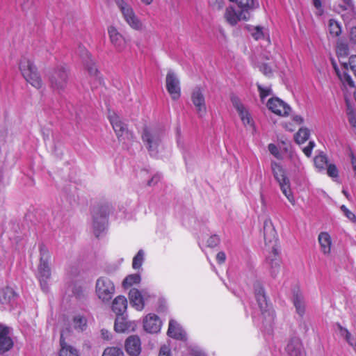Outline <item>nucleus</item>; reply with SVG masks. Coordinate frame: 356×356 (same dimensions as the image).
I'll return each instance as SVG.
<instances>
[{
	"mask_svg": "<svg viewBox=\"0 0 356 356\" xmlns=\"http://www.w3.org/2000/svg\"><path fill=\"white\" fill-rule=\"evenodd\" d=\"M74 327L78 331H83L86 327V319L81 316L74 318Z\"/></svg>",
	"mask_w": 356,
	"mask_h": 356,
	"instance_id": "40",
	"label": "nucleus"
},
{
	"mask_svg": "<svg viewBox=\"0 0 356 356\" xmlns=\"http://www.w3.org/2000/svg\"><path fill=\"white\" fill-rule=\"evenodd\" d=\"M314 163L318 171L323 172L328 165L327 157L323 152H321L314 157Z\"/></svg>",
	"mask_w": 356,
	"mask_h": 356,
	"instance_id": "33",
	"label": "nucleus"
},
{
	"mask_svg": "<svg viewBox=\"0 0 356 356\" xmlns=\"http://www.w3.org/2000/svg\"><path fill=\"white\" fill-rule=\"evenodd\" d=\"M68 71L65 67H57L49 76L51 88L58 93L64 91L68 83Z\"/></svg>",
	"mask_w": 356,
	"mask_h": 356,
	"instance_id": "6",
	"label": "nucleus"
},
{
	"mask_svg": "<svg viewBox=\"0 0 356 356\" xmlns=\"http://www.w3.org/2000/svg\"><path fill=\"white\" fill-rule=\"evenodd\" d=\"M255 296L261 312L264 317L268 316L270 320H273L274 311L269 307L264 289L261 286H258V287L255 289Z\"/></svg>",
	"mask_w": 356,
	"mask_h": 356,
	"instance_id": "16",
	"label": "nucleus"
},
{
	"mask_svg": "<svg viewBox=\"0 0 356 356\" xmlns=\"http://www.w3.org/2000/svg\"><path fill=\"white\" fill-rule=\"evenodd\" d=\"M268 108L275 114L287 116L291 110V107L279 98H271L268 101Z\"/></svg>",
	"mask_w": 356,
	"mask_h": 356,
	"instance_id": "18",
	"label": "nucleus"
},
{
	"mask_svg": "<svg viewBox=\"0 0 356 356\" xmlns=\"http://www.w3.org/2000/svg\"><path fill=\"white\" fill-rule=\"evenodd\" d=\"M264 234L266 243L272 246V252L267 257V263L270 266L271 276L276 278L281 270V260L279 250L275 248L277 233L270 218H266L264 222Z\"/></svg>",
	"mask_w": 356,
	"mask_h": 356,
	"instance_id": "1",
	"label": "nucleus"
},
{
	"mask_svg": "<svg viewBox=\"0 0 356 356\" xmlns=\"http://www.w3.org/2000/svg\"><path fill=\"white\" fill-rule=\"evenodd\" d=\"M251 31L252 37L257 40L262 38L264 36L262 28L260 26L253 27Z\"/></svg>",
	"mask_w": 356,
	"mask_h": 356,
	"instance_id": "47",
	"label": "nucleus"
},
{
	"mask_svg": "<svg viewBox=\"0 0 356 356\" xmlns=\"http://www.w3.org/2000/svg\"><path fill=\"white\" fill-rule=\"evenodd\" d=\"M101 335H102V337L105 340H110L112 337L111 333L109 331L104 330V329H102L101 330Z\"/></svg>",
	"mask_w": 356,
	"mask_h": 356,
	"instance_id": "57",
	"label": "nucleus"
},
{
	"mask_svg": "<svg viewBox=\"0 0 356 356\" xmlns=\"http://www.w3.org/2000/svg\"><path fill=\"white\" fill-rule=\"evenodd\" d=\"M168 334L170 337L177 339L184 340L186 338L184 332L182 330L179 325L174 320L170 321Z\"/></svg>",
	"mask_w": 356,
	"mask_h": 356,
	"instance_id": "28",
	"label": "nucleus"
},
{
	"mask_svg": "<svg viewBox=\"0 0 356 356\" xmlns=\"http://www.w3.org/2000/svg\"><path fill=\"white\" fill-rule=\"evenodd\" d=\"M81 56L85 59V64L89 74L92 76H96L98 73V70L95 63L91 59L89 52L86 49H82Z\"/></svg>",
	"mask_w": 356,
	"mask_h": 356,
	"instance_id": "30",
	"label": "nucleus"
},
{
	"mask_svg": "<svg viewBox=\"0 0 356 356\" xmlns=\"http://www.w3.org/2000/svg\"><path fill=\"white\" fill-rule=\"evenodd\" d=\"M109 211L110 208L108 206H104L100 208L98 212H95L93 214V232L97 237L105 229L106 216Z\"/></svg>",
	"mask_w": 356,
	"mask_h": 356,
	"instance_id": "11",
	"label": "nucleus"
},
{
	"mask_svg": "<svg viewBox=\"0 0 356 356\" xmlns=\"http://www.w3.org/2000/svg\"><path fill=\"white\" fill-rule=\"evenodd\" d=\"M350 37L353 42H356V26L351 27L350 31Z\"/></svg>",
	"mask_w": 356,
	"mask_h": 356,
	"instance_id": "58",
	"label": "nucleus"
},
{
	"mask_svg": "<svg viewBox=\"0 0 356 356\" xmlns=\"http://www.w3.org/2000/svg\"><path fill=\"white\" fill-rule=\"evenodd\" d=\"M161 326V322L155 314H148L144 319V329L149 333H157Z\"/></svg>",
	"mask_w": 356,
	"mask_h": 356,
	"instance_id": "24",
	"label": "nucleus"
},
{
	"mask_svg": "<svg viewBox=\"0 0 356 356\" xmlns=\"http://www.w3.org/2000/svg\"><path fill=\"white\" fill-rule=\"evenodd\" d=\"M231 2H234L238 6V9L244 13L249 14L250 13L259 7V2L257 0H229Z\"/></svg>",
	"mask_w": 356,
	"mask_h": 356,
	"instance_id": "26",
	"label": "nucleus"
},
{
	"mask_svg": "<svg viewBox=\"0 0 356 356\" xmlns=\"http://www.w3.org/2000/svg\"><path fill=\"white\" fill-rule=\"evenodd\" d=\"M59 356H79V351L70 345L67 344L60 337V350Z\"/></svg>",
	"mask_w": 356,
	"mask_h": 356,
	"instance_id": "31",
	"label": "nucleus"
},
{
	"mask_svg": "<svg viewBox=\"0 0 356 356\" xmlns=\"http://www.w3.org/2000/svg\"><path fill=\"white\" fill-rule=\"evenodd\" d=\"M258 90L259 91L260 97L264 99L270 95L271 90L269 88H264L260 84L257 83Z\"/></svg>",
	"mask_w": 356,
	"mask_h": 356,
	"instance_id": "48",
	"label": "nucleus"
},
{
	"mask_svg": "<svg viewBox=\"0 0 356 356\" xmlns=\"http://www.w3.org/2000/svg\"><path fill=\"white\" fill-rule=\"evenodd\" d=\"M318 240L321 245V249L324 254H329L331 252L332 239L327 232H321Z\"/></svg>",
	"mask_w": 356,
	"mask_h": 356,
	"instance_id": "29",
	"label": "nucleus"
},
{
	"mask_svg": "<svg viewBox=\"0 0 356 356\" xmlns=\"http://www.w3.org/2000/svg\"><path fill=\"white\" fill-rule=\"evenodd\" d=\"M191 100L198 116L203 118L207 113V107L203 92L200 88L194 89L191 95Z\"/></svg>",
	"mask_w": 356,
	"mask_h": 356,
	"instance_id": "17",
	"label": "nucleus"
},
{
	"mask_svg": "<svg viewBox=\"0 0 356 356\" xmlns=\"http://www.w3.org/2000/svg\"><path fill=\"white\" fill-rule=\"evenodd\" d=\"M337 327H338V328H339V331L345 332H346V337H345L344 338L346 339V341H347V342H348V343L351 346H353V347H354V348H356V344H354V343H353V340H352V339H351V334H350V333L349 332V331H348L347 329H346V328L343 327L340 324H337Z\"/></svg>",
	"mask_w": 356,
	"mask_h": 356,
	"instance_id": "46",
	"label": "nucleus"
},
{
	"mask_svg": "<svg viewBox=\"0 0 356 356\" xmlns=\"http://www.w3.org/2000/svg\"><path fill=\"white\" fill-rule=\"evenodd\" d=\"M310 136V131L305 127L300 128L295 135L296 142L298 144L304 143L308 140Z\"/></svg>",
	"mask_w": 356,
	"mask_h": 356,
	"instance_id": "35",
	"label": "nucleus"
},
{
	"mask_svg": "<svg viewBox=\"0 0 356 356\" xmlns=\"http://www.w3.org/2000/svg\"><path fill=\"white\" fill-rule=\"evenodd\" d=\"M286 352L289 356H305L304 348L298 337H292L289 339Z\"/></svg>",
	"mask_w": 356,
	"mask_h": 356,
	"instance_id": "21",
	"label": "nucleus"
},
{
	"mask_svg": "<svg viewBox=\"0 0 356 356\" xmlns=\"http://www.w3.org/2000/svg\"><path fill=\"white\" fill-rule=\"evenodd\" d=\"M166 88L173 100H177L180 97L181 88L179 80L172 70H170L166 76Z\"/></svg>",
	"mask_w": 356,
	"mask_h": 356,
	"instance_id": "13",
	"label": "nucleus"
},
{
	"mask_svg": "<svg viewBox=\"0 0 356 356\" xmlns=\"http://www.w3.org/2000/svg\"><path fill=\"white\" fill-rule=\"evenodd\" d=\"M115 3L120 10L124 21L131 28L137 31L143 29V23L128 3L124 0H115Z\"/></svg>",
	"mask_w": 356,
	"mask_h": 356,
	"instance_id": "7",
	"label": "nucleus"
},
{
	"mask_svg": "<svg viewBox=\"0 0 356 356\" xmlns=\"http://www.w3.org/2000/svg\"><path fill=\"white\" fill-rule=\"evenodd\" d=\"M226 0H209V4L215 10H221L225 6Z\"/></svg>",
	"mask_w": 356,
	"mask_h": 356,
	"instance_id": "42",
	"label": "nucleus"
},
{
	"mask_svg": "<svg viewBox=\"0 0 356 356\" xmlns=\"http://www.w3.org/2000/svg\"><path fill=\"white\" fill-rule=\"evenodd\" d=\"M293 120L295 122H296V123H298L299 124H302L303 122H304L303 118L300 115H295V116H293Z\"/></svg>",
	"mask_w": 356,
	"mask_h": 356,
	"instance_id": "60",
	"label": "nucleus"
},
{
	"mask_svg": "<svg viewBox=\"0 0 356 356\" xmlns=\"http://www.w3.org/2000/svg\"><path fill=\"white\" fill-rule=\"evenodd\" d=\"M259 70L266 76H270L272 74V70L267 64L263 63L259 66Z\"/></svg>",
	"mask_w": 356,
	"mask_h": 356,
	"instance_id": "52",
	"label": "nucleus"
},
{
	"mask_svg": "<svg viewBox=\"0 0 356 356\" xmlns=\"http://www.w3.org/2000/svg\"><path fill=\"white\" fill-rule=\"evenodd\" d=\"M19 67L23 77L28 83L36 88L42 87L41 78L31 59L22 57L19 61Z\"/></svg>",
	"mask_w": 356,
	"mask_h": 356,
	"instance_id": "3",
	"label": "nucleus"
},
{
	"mask_svg": "<svg viewBox=\"0 0 356 356\" xmlns=\"http://www.w3.org/2000/svg\"><path fill=\"white\" fill-rule=\"evenodd\" d=\"M250 15L244 11L236 10L233 6H228L224 13V18L227 24L232 26H236L241 21H248Z\"/></svg>",
	"mask_w": 356,
	"mask_h": 356,
	"instance_id": "12",
	"label": "nucleus"
},
{
	"mask_svg": "<svg viewBox=\"0 0 356 356\" xmlns=\"http://www.w3.org/2000/svg\"><path fill=\"white\" fill-rule=\"evenodd\" d=\"M127 308V298L123 296H117L113 301L112 310L118 316H122Z\"/></svg>",
	"mask_w": 356,
	"mask_h": 356,
	"instance_id": "27",
	"label": "nucleus"
},
{
	"mask_svg": "<svg viewBox=\"0 0 356 356\" xmlns=\"http://www.w3.org/2000/svg\"><path fill=\"white\" fill-rule=\"evenodd\" d=\"M102 356H124V353L119 348L108 347L104 350Z\"/></svg>",
	"mask_w": 356,
	"mask_h": 356,
	"instance_id": "41",
	"label": "nucleus"
},
{
	"mask_svg": "<svg viewBox=\"0 0 356 356\" xmlns=\"http://www.w3.org/2000/svg\"><path fill=\"white\" fill-rule=\"evenodd\" d=\"M143 141L145 143L152 156H156L161 143V133L154 129H144L142 134Z\"/></svg>",
	"mask_w": 356,
	"mask_h": 356,
	"instance_id": "9",
	"label": "nucleus"
},
{
	"mask_svg": "<svg viewBox=\"0 0 356 356\" xmlns=\"http://www.w3.org/2000/svg\"><path fill=\"white\" fill-rule=\"evenodd\" d=\"M159 356H171L170 349L167 346L161 347Z\"/></svg>",
	"mask_w": 356,
	"mask_h": 356,
	"instance_id": "54",
	"label": "nucleus"
},
{
	"mask_svg": "<svg viewBox=\"0 0 356 356\" xmlns=\"http://www.w3.org/2000/svg\"><path fill=\"white\" fill-rule=\"evenodd\" d=\"M268 150L269 152L273 155L275 156L276 158H280V152H279V149L277 148V147L273 144V143H270L268 145Z\"/></svg>",
	"mask_w": 356,
	"mask_h": 356,
	"instance_id": "51",
	"label": "nucleus"
},
{
	"mask_svg": "<svg viewBox=\"0 0 356 356\" xmlns=\"http://www.w3.org/2000/svg\"><path fill=\"white\" fill-rule=\"evenodd\" d=\"M108 34L112 45L118 51H122L125 49L127 40L114 26L108 27Z\"/></svg>",
	"mask_w": 356,
	"mask_h": 356,
	"instance_id": "15",
	"label": "nucleus"
},
{
	"mask_svg": "<svg viewBox=\"0 0 356 356\" xmlns=\"http://www.w3.org/2000/svg\"><path fill=\"white\" fill-rule=\"evenodd\" d=\"M295 159H296V161H294L295 166L299 169L300 168V166L302 165L301 161H300L299 158L297 156H295Z\"/></svg>",
	"mask_w": 356,
	"mask_h": 356,
	"instance_id": "62",
	"label": "nucleus"
},
{
	"mask_svg": "<svg viewBox=\"0 0 356 356\" xmlns=\"http://www.w3.org/2000/svg\"><path fill=\"white\" fill-rule=\"evenodd\" d=\"M3 293L6 295H8L9 296V298H10L11 296H14V291L13 290L11 289V288H6L4 291H3Z\"/></svg>",
	"mask_w": 356,
	"mask_h": 356,
	"instance_id": "61",
	"label": "nucleus"
},
{
	"mask_svg": "<svg viewBox=\"0 0 356 356\" xmlns=\"http://www.w3.org/2000/svg\"><path fill=\"white\" fill-rule=\"evenodd\" d=\"M110 122L116 134V136L120 141L125 143L126 140H131L133 139V134L131 133L120 117L115 113L109 115Z\"/></svg>",
	"mask_w": 356,
	"mask_h": 356,
	"instance_id": "10",
	"label": "nucleus"
},
{
	"mask_svg": "<svg viewBox=\"0 0 356 356\" xmlns=\"http://www.w3.org/2000/svg\"><path fill=\"white\" fill-rule=\"evenodd\" d=\"M231 100H232L234 107L236 109L243 125L246 127H249L252 131H254V122H253L249 112L244 107V106L241 102L239 99L236 97H232Z\"/></svg>",
	"mask_w": 356,
	"mask_h": 356,
	"instance_id": "14",
	"label": "nucleus"
},
{
	"mask_svg": "<svg viewBox=\"0 0 356 356\" xmlns=\"http://www.w3.org/2000/svg\"><path fill=\"white\" fill-rule=\"evenodd\" d=\"M40 263L38 266L37 277L40 282L42 291H47L49 282L51 278V269L49 267L50 254L47 249L41 245L40 248Z\"/></svg>",
	"mask_w": 356,
	"mask_h": 356,
	"instance_id": "2",
	"label": "nucleus"
},
{
	"mask_svg": "<svg viewBox=\"0 0 356 356\" xmlns=\"http://www.w3.org/2000/svg\"><path fill=\"white\" fill-rule=\"evenodd\" d=\"M159 180H160V176L155 175L148 181V185L153 186V185L156 184Z\"/></svg>",
	"mask_w": 356,
	"mask_h": 356,
	"instance_id": "59",
	"label": "nucleus"
},
{
	"mask_svg": "<svg viewBox=\"0 0 356 356\" xmlns=\"http://www.w3.org/2000/svg\"><path fill=\"white\" fill-rule=\"evenodd\" d=\"M19 67L23 77L28 83L36 88L42 87L41 78L31 59L22 57L19 61Z\"/></svg>",
	"mask_w": 356,
	"mask_h": 356,
	"instance_id": "4",
	"label": "nucleus"
},
{
	"mask_svg": "<svg viewBox=\"0 0 356 356\" xmlns=\"http://www.w3.org/2000/svg\"><path fill=\"white\" fill-rule=\"evenodd\" d=\"M341 211L344 213L345 216L351 221L355 222L356 220L355 215L349 211L345 205L341 207Z\"/></svg>",
	"mask_w": 356,
	"mask_h": 356,
	"instance_id": "49",
	"label": "nucleus"
},
{
	"mask_svg": "<svg viewBox=\"0 0 356 356\" xmlns=\"http://www.w3.org/2000/svg\"><path fill=\"white\" fill-rule=\"evenodd\" d=\"M293 302L296 313L302 317L305 313V302L303 296L300 294L294 295Z\"/></svg>",
	"mask_w": 356,
	"mask_h": 356,
	"instance_id": "32",
	"label": "nucleus"
},
{
	"mask_svg": "<svg viewBox=\"0 0 356 356\" xmlns=\"http://www.w3.org/2000/svg\"><path fill=\"white\" fill-rule=\"evenodd\" d=\"M271 168L274 177L279 183L282 193L287 200L293 204H295V199L291 190L290 181L286 176L282 167L276 162H272Z\"/></svg>",
	"mask_w": 356,
	"mask_h": 356,
	"instance_id": "5",
	"label": "nucleus"
},
{
	"mask_svg": "<svg viewBox=\"0 0 356 356\" xmlns=\"http://www.w3.org/2000/svg\"><path fill=\"white\" fill-rule=\"evenodd\" d=\"M13 344V341L9 334L8 327L0 324V355L9 351Z\"/></svg>",
	"mask_w": 356,
	"mask_h": 356,
	"instance_id": "20",
	"label": "nucleus"
},
{
	"mask_svg": "<svg viewBox=\"0 0 356 356\" xmlns=\"http://www.w3.org/2000/svg\"><path fill=\"white\" fill-rule=\"evenodd\" d=\"M136 325L134 321H128L124 316H118L115 321L114 329L119 333L134 331Z\"/></svg>",
	"mask_w": 356,
	"mask_h": 356,
	"instance_id": "23",
	"label": "nucleus"
},
{
	"mask_svg": "<svg viewBox=\"0 0 356 356\" xmlns=\"http://www.w3.org/2000/svg\"><path fill=\"white\" fill-rule=\"evenodd\" d=\"M325 169H327V174L329 177H330L332 178L338 177L339 171L334 164H332V163L328 164L327 168H325Z\"/></svg>",
	"mask_w": 356,
	"mask_h": 356,
	"instance_id": "43",
	"label": "nucleus"
},
{
	"mask_svg": "<svg viewBox=\"0 0 356 356\" xmlns=\"http://www.w3.org/2000/svg\"><path fill=\"white\" fill-rule=\"evenodd\" d=\"M147 296H149L145 291H140L135 288L131 289L129 292L130 304L138 311H141L144 309L145 301Z\"/></svg>",
	"mask_w": 356,
	"mask_h": 356,
	"instance_id": "19",
	"label": "nucleus"
},
{
	"mask_svg": "<svg viewBox=\"0 0 356 356\" xmlns=\"http://www.w3.org/2000/svg\"><path fill=\"white\" fill-rule=\"evenodd\" d=\"M17 3L26 14L32 13L35 10V0H17Z\"/></svg>",
	"mask_w": 356,
	"mask_h": 356,
	"instance_id": "34",
	"label": "nucleus"
},
{
	"mask_svg": "<svg viewBox=\"0 0 356 356\" xmlns=\"http://www.w3.org/2000/svg\"><path fill=\"white\" fill-rule=\"evenodd\" d=\"M226 259V254L224 252H219L216 255V260L218 264H223Z\"/></svg>",
	"mask_w": 356,
	"mask_h": 356,
	"instance_id": "55",
	"label": "nucleus"
},
{
	"mask_svg": "<svg viewBox=\"0 0 356 356\" xmlns=\"http://www.w3.org/2000/svg\"><path fill=\"white\" fill-rule=\"evenodd\" d=\"M344 5L340 7L343 10H348L346 13L343 14L342 17L346 23L348 25L354 24L353 21H356V12L352 0H343Z\"/></svg>",
	"mask_w": 356,
	"mask_h": 356,
	"instance_id": "25",
	"label": "nucleus"
},
{
	"mask_svg": "<svg viewBox=\"0 0 356 356\" xmlns=\"http://www.w3.org/2000/svg\"><path fill=\"white\" fill-rule=\"evenodd\" d=\"M95 292L102 302H109L115 293L114 284L108 277H101L96 282Z\"/></svg>",
	"mask_w": 356,
	"mask_h": 356,
	"instance_id": "8",
	"label": "nucleus"
},
{
	"mask_svg": "<svg viewBox=\"0 0 356 356\" xmlns=\"http://www.w3.org/2000/svg\"><path fill=\"white\" fill-rule=\"evenodd\" d=\"M337 54L338 57L341 58H345L348 54V44L343 42L337 43Z\"/></svg>",
	"mask_w": 356,
	"mask_h": 356,
	"instance_id": "38",
	"label": "nucleus"
},
{
	"mask_svg": "<svg viewBox=\"0 0 356 356\" xmlns=\"http://www.w3.org/2000/svg\"><path fill=\"white\" fill-rule=\"evenodd\" d=\"M144 251L143 250H140L136 255L133 259L132 267L134 269L140 268L144 261Z\"/></svg>",
	"mask_w": 356,
	"mask_h": 356,
	"instance_id": "37",
	"label": "nucleus"
},
{
	"mask_svg": "<svg viewBox=\"0 0 356 356\" xmlns=\"http://www.w3.org/2000/svg\"><path fill=\"white\" fill-rule=\"evenodd\" d=\"M334 67L337 72V73L338 74L339 76L340 77V79L346 83H347L349 86L350 87H353L354 86V82L352 79V78L350 77V76L346 73V72H344L342 76L339 75V72H338V70L337 69L336 66L334 65Z\"/></svg>",
	"mask_w": 356,
	"mask_h": 356,
	"instance_id": "44",
	"label": "nucleus"
},
{
	"mask_svg": "<svg viewBox=\"0 0 356 356\" xmlns=\"http://www.w3.org/2000/svg\"><path fill=\"white\" fill-rule=\"evenodd\" d=\"M315 8L318 10V14L321 15L323 13L321 0H313Z\"/></svg>",
	"mask_w": 356,
	"mask_h": 356,
	"instance_id": "56",
	"label": "nucleus"
},
{
	"mask_svg": "<svg viewBox=\"0 0 356 356\" xmlns=\"http://www.w3.org/2000/svg\"><path fill=\"white\" fill-rule=\"evenodd\" d=\"M207 245L209 248H215L220 243V238L217 235H212L207 240Z\"/></svg>",
	"mask_w": 356,
	"mask_h": 356,
	"instance_id": "45",
	"label": "nucleus"
},
{
	"mask_svg": "<svg viewBox=\"0 0 356 356\" xmlns=\"http://www.w3.org/2000/svg\"><path fill=\"white\" fill-rule=\"evenodd\" d=\"M352 165L356 176V160L355 159H352Z\"/></svg>",
	"mask_w": 356,
	"mask_h": 356,
	"instance_id": "63",
	"label": "nucleus"
},
{
	"mask_svg": "<svg viewBox=\"0 0 356 356\" xmlns=\"http://www.w3.org/2000/svg\"><path fill=\"white\" fill-rule=\"evenodd\" d=\"M348 121L350 124L355 127H356V115L353 111H349L348 112Z\"/></svg>",
	"mask_w": 356,
	"mask_h": 356,
	"instance_id": "53",
	"label": "nucleus"
},
{
	"mask_svg": "<svg viewBox=\"0 0 356 356\" xmlns=\"http://www.w3.org/2000/svg\"><path fill=\"white\" fill-rule=\"evenodd\" d=\"M143 3H144L146 5H149L152 3L153 0H141Z\"/></svg>",
	"mask_w": 356,
	"mask_h": 356,
	"instance_id": "64",
	"label": "nucleus"
},
{
	"mask_svg": "<svg viewBox=\"0 0 356 356\" xmlns=\"http://www.w3.org/2000/svg\"><path fill=\"white\" fill-rule=\"evenodd\" d=\"M328 26L330 34L334 36H338L341 32L339 24L334 19L329 21Z\"/></svg>",
	"mask_w": 356,
	"mask_h": 356,
	"instance_id": "39",
	"label": "nucleus"
},
{
	"mask_svg": "<svg viewBox=\"0 0 356 356\" xmlns=\"http://www.w3.org/2000/svg\"><path fill=\"white\" fill-rule=\"evenodd\" d=\"M140 276L139 274H131L127 276L122 282L124 288L131 287L132 285L138 284L140 282Z\"/></svg>",
	"mask_w": 356,
	"mask_h": 356,
	"instance_id": "36",
	"label": "nucleus"
},
{
	"mask_svg": "<svg viewBox=\"0 0 356 356\" xmlns=\"http://www.w3.org/2000/svg\"><path fill=\"white\" fill-rule=\"evenodd\" d=\"M314 147L315 143L314 141H309L308 145L302 149V152L307 157H310Z\"/></svg>",
	"mask_w": 356,
	"mask_h": 356,
	"instance_id": "50",
	"label": "nucleus"
},
{
	"mask_svg": "<svg viewBox=\"0 0 356 356\" xmlns=\"http://www.w3.org/2000/svg\"><path fill=\"white\" fill-rule=\"evenodd\" d=\"M127 353L130 356H138L141 353V341L136 335L129 337L124 343Z\"/></svg>",
	"mask_w": 356,
	"mask_h": 356,
	"instance_id": "22",
	"label": "nucleus"
}]
</instances>
